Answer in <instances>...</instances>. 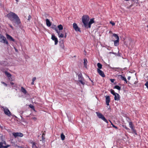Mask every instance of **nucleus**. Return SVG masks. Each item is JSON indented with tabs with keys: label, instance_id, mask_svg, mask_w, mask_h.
<instances>
[{
	"label": "nucleus",
	"instance_id": "f257e3e1",
	"mask_svg": "<svg viewBox=\"0 0 148 148\" xmlns=\"http://www.w3.org/2000/svg\"><path fill=\"white\" fill-rule=\"evenodd\" d=\"M8 19L12 22L13 23H15L19 25L21 23L20 20L18 16L14 13L10 12L7 15Z\"/></svg>",
	"mask_w": 148,
	"mask_h": 148
},
{
	"label": "nucleus",
	"instance_id": "f03ea898",
	"mask_svg": "<svg viewBox=\"0 0 148 148\" xmlns=\"http://www.w3.org/2000/svg\"><path fill=\"white\" fill-rule=\"evenodd\" d=\"M89 20V17L88 15H84L82 18V21L85 27L88 26V22Z\"/></svg>",
	"mask_w": 148,
	"mask_h": 148
},
{
	"label": "nucleus",
	"instance_id": "7ed1b4c3",
	"mask_svg": "<svg viewBox=\"0 0 148 148\" xmlns=\"http://www.w3.org/2000/svg\"><path fill=\"white\" fill-rule=\"evenodd\" d=\"M78 75V81L80 82L82 84L84 85L85 84V82L84 81V79L83 77L82 76V75L81 73H80L79 74H77Z\"/></svg>",
	"mask_w": 148,
	"mask_h": 148
},
{
	"label": "nucleus",
	"instance_id": "20e7f679",
	"mask_svg": "<svg viewBox=\"0 0 148 148\" xmlns=\"http://www.w3.org/2000/svg\"><path fill=\"white\" fill-rule=\"evenodd\" d=\"M96 114L99 118L101 119L106 122L107 123H108V122L107 119L105 118L104 116L101 113L99 112H96Z\"/></svg>",
	"mask_w": 148,
	"mask_h": 148
},
{
	"label": "nucleus",
	"instance_id": "39448f33",
	"mask_svg": "<svg viewBox=\"0 0 148 148\" xmlns=\"http://www.w3.org/2000/svg\"><path fill=\"white\" fill-rule=\"evenodd\" d=\"M0 42L6 44L7 45L8 44L6 38L1 34H0Z\"/></svg>",
	"mask_w": 148,
	"mask_h": 148
},
{
	"label": "nucleus",
	"instance_id": "423d86ee",
	"mask_svg": "<svg viewBox=\"0 0 148 148\" xmlns=\"http://www.w3.org/2000/svg\"><path fill=\"white\" fill-rule=\"evenodd\" d=\"M54 28V29L55 30L56 32L58 33V35L59 38H63L64 37V35L62 34H60V32L58 31V29L57 28V27L56 25H54V27L53 28Z\"/></svg>",
	"mask_w": 148,
	"mask_h": 148
},
{
	"label": "nucleus",
	"instance_id": "0eeeda50",
	"mask_svg": "<svg viewBox=\"0 0 148 148\" xmlns=\"http://www.w3.org/2000/svg\"><path fill=\"white\" fill-rule=\"evenodd\" d=\"M54 28V29L55 30L56 32L58 33V35L59 38H63L64 37V35L62 34H60V32L58 31V29L57 28V27L56 25H54V27L53 28Z\"/></svg>",
	"mask_w": 148,
	"mask_h": 148
},
{
	"label": "nucleus",
	"instance_id": "6e6552de",
	"mask_svg": "<svg viewBox=\"0 0 148 148\" xmlns=\"http://www.w3.org/2000/svg\"><path fill=\"white\" fill-rule=\"evenodd\" d=\"M12 134L15 138H16L18 136L21 137H22L23 136V134L22 133L19 132H13L12 133Z\"/></svg>",
	"mask_w": 148,
	"mask_h": 148
},
{
	"label": "nucleus",
	"instance_id": "1a4fd4ad",
	"mask_svg": "<svg viewBox=\"0 0 148 148\" xmlns=\"http://www.w3.org/2000/svg\"><path fill=\"white\" fill-rule=\"evenodd\" d=\"M73 28L76 32L78 31L80 32H81L80 29L78 27L76 23H73Z\"/></svg>",
	"mask_w": 148,
	"mask_h": 148
},
{
	"label": "nucleus",
	"instance_id": "9d476101",
	"mask_svg": "<svg viewBox=\"0 0 148 148\" xmlns=\"http://www.w3.org/2000/svg\"><path fill=\"white\" fill-rule=\"evenodd\" d=\"M4 113L6 115L10 116L11 115V113L9 109L7 108H4L3 109Z\"/></svg>",
	"mask_w": 148,
	"mask_h": 148
},
{
	"label": "nucleus",
	"instance_id": "9b49d317",
	"mask_svg": "<svg viewBox=\"0 0 148 148\" xmlns=\"http://www.w3.org/2000/svg\"><path fill=\"white\" fill-rule=\"evenodd\" d=\"M51 38L54 41L55 45L57 44L58 42V39L54 35H52Z\"/></svg>",
	"mask_w": 148,
	"mask_h": 148
},
{
	"label": "nucleus",
	"instance_id": "f8f14e48",
	"mask_svg": "<svg viewBox=\"0 0 148 148\" xmlns=\"http://www.w3.org/2000/svg\"><path fill=\"white\" fill-rule=\"evenodd\" d=\"M97 71L99 74L102 77H105V75L104 72L100 69H97Z\"/></svg>",
	"mask_w": 148,
	"mask_h": 148
},
{
	"label": "nucleus",
	"instance_id": "ddd939ff",
	"mask_svg": "<svg viewBox=\"0 0 148 148\" xmlns=\"http://www.w3.org/2000/svg\"><path fill=\"white\" fill-rule=\"evenodd\" d=\"M6 144L5 142L3 143V142H0V148H7L8 147H10V145H7L4 146L3 145V144Z\"/></svg>",
	"mask_w": 148,
	"mask_h": 148
},
{
	"label": "nucleus",
	"instance_id": "4468645a",
	"mask_svg": "<svg viewBox=\"0 0 148 148\" xmlns=\"http://www.w3.org/2000/svg\"><path fill=\"white\" fill-rule=\"evenodd\" d=\"M6 36L7 37V38L8 40H9L10 41H12L13 42H14L15 40L10 35L8 34H6Z\"/></svg>",
	"mask_w": 148,
	"mask_h": 148
},
{
	"label": "nucleus",
	"instance_id": "2eb2a0df",
	"mask_svg": "<svg viewBox=\"0 0 148 148\" xmlns=\"http://www.w3.org/2000/svg\"><path fill=\"white\" fill-rule=\"evenodd\" d=\"M106 97V104L107 106L109 105V103L110 101V97L109 96H106L105 97Z\"/></svg>",
	"mask_w": 148,
	"mask_h": 148
},
{
	"label": "nucleus",
	"instance_id": "dca6fc26",
	"mask_svg": "<svg viewBox=\"0 0 148 148\" xmlns=\"http://www.w3.org/2000/svg\"><path fill=\"white\" fill-rule=\"evenodd\" d=\"M94 23V18H92L90 19L89 23H88V28H90L91 27V25Z\"/></svg>",
	"mask_w": 148,
	"mask_h": 148
},
{
	"label": "nucleus",
	"instance_id": "f3484780",
	"mask_svg": "<svg viewBox=\"0 0 148 148\" xmlns=\"http://www.w3.org/2000/svg\"><path fill=\"white\" fill-rule=\"evenodd\" d=\"M59 46L61 49H64V42L63 41H60L59 42Z\"/></svg>",
	"mask_w": 148,
	"mask_h": 148
},
{
	"label": "nucleus",
	"instance_id": "a211bd4d",
	"mask_svg": "<svg viewBox=\"0 0 148 148\" xmlns=\"http://www.w3.org/2000/svg\"><path fill=\"white\" fill-rule=\"evenodd\" d=\"M114 99L115 100H120V96L118 94H116V95H114Z\"/></svg>",
	"mask_w": 148,
	"mask_h": 148
},
{
	"label": "nucleus",
	"instance_id": "6ab92c4d",
	"mask_svg": "<svg viewBox=\"0 0 148 148\" xmlns=\"http://www.w3.org/2000/svg\"><path fill=\"white\" fill-rule=\"evenodd\" d=\"M131 130L132 131L133 133H134L135 134L137 135V133L136 130L135 129L134 126L130 128Z\"/></svg>",
	"mask_w": 148,
	"mask_h": 148
},
{
	"label": "nucleus",
	"instance_id": "aec40b11",
	"mask_svg": "<svg viewBox=\"0 0 148 148\" xmlns=\"http://www.w3.org/2000/svg\"><path fill=\"white\" fill-rule=\"evenodd\" d=\"M47 25L49 27L51 25V23L48 19H46V20Z\"/></svg>",
	"mask_w": 148,
	"mask_h": 148
},
{
	"label": "nucleus",
	"instance_id": "412c9836",
	"mask_svg": "<svg viewBox=\"0 0 148 148\" xmlns=\"http://www.w3.org/2000/svg\"><path fill=\"white\" fill-rule=\"evenodd\" d=\"M114 45L116 46H118L119 44V40H116L114 41Z\"/></svg>",
	"mask_w": 148,
	"mask_h": 148
},
{
	"label": "nucleus",
	"instance_id": "4be33fe9",
	"mask_svg": "<svg viewBox=\"0 0 148 148\" xmlns=\"http://www.w3.org/2000/svg\"><path fill=\"white\" fill-rule=\"evenodd\" d=\"M21 90L22 92H23L24 94H26L27 93V92L26 90L23 87H21Z\"/></svg>",
	"mask_w": 148,
	"mask_h": 148
},
{
	"label": "nucleus",
	"instance_id": "5701e85b",
	"mask_svg": "<svg viewBox=\"0 0 148 148\" xmlns=\"http://www.w3.org/2000/svg\"><path fill=\"white\" fill-rule=\"evenodd\" d=\"M84 66L85 68H87V60L86 59H84Z\"/></svg>",
	"mask_w": 148,
	"mask_h": 148
},
{
	"label": "nucleus",
	"instance_id": "b1692460",
	"mask_svg": "<svg viewBox=\"0 0 148 148\" xmlns=\"http://www.w3.org/2000/svg\"><path fill=\"white\" fill-rule=\"evenodd\" d=\"M112 36L115 37V39H116V40H119V37L117 34H113Z\"/></svg>",
	"mask_w": 148,
	"mask_h": 148
},
{
	"label": "nucleus",
	"instance_id": "393cba45",
	"mask_svg": "<svg viewBox=\"0 0 148 148\" xmlns=\"http://www.w3.org/2000/svg\"><path fill=\"white\" fill-rule=\"evenodd\" d=\"M58 28L59 30H62L63 29V26L61 24H60V25H59L58 26Z\"/></svg>",
	"mask_w": 148,
	"mask_h": 148
},
{
	"label": "nucleus",
	"instance_id": "a878e982",
	"mask_svg": "<svg viewBox=\"0 0 148 148\" xmlns=\"http://www.w3.org/2000/svg\"><path fill=\"white\" fill-rule=\"evenodd\" d=\"M118 76L119 77L120 79L122 80H123L124 79H125V77H123L122 75H118Z\"/></svg>",
	"mask_w": 148,
	"mask_h": 148
},
{
	"label": "nucleus",
	"instance_id": "bb28decb",
	"mask_svg": "<svg viewBox=\"0 0 148 148\" xmlns=\"http://www.w3.org/2000/svg\"><path fill=\"white\" fill-rule=\"evenodd\" d=\"M97 66L98 68V69H100L102 68V65L101 63H98L97 64Z\"/></svg>",
	"mask_w": 148,
	"mask_h": 148
},
{
	"label": "nucleus",
	"instance_id": "cd10ccee",
	"mask_svg": "<svg viewBox=\"0 0 148 148\" xmlns=\"http://www.w3.org/2000/svg\"><path fill=\"white\" fill-rule=\"evenodd\" d=\"M129 124L130 128L134 126V125L133 124L132 122L131 121L129 122Z\"/></svg>",
	"mask_w": 148,
	"mask_h": 148
},
{
	"label": "nucleus",
	"instance_id": "c85d7f7f",
	"mask_svg": "<svg viewBox=\"0 0 148 148\" xmlns=\"http://www.w3.org/2000/svg\"><path fill=\"white\" fill-rule=\"evenodd\" d=\"M65 137L63 133H62L61 135V139L62 140H64L65 138Z\"/></svg>",
	"mask_w": 148,
	"mask_h": 148
},
{
	"label": "nucleus",
	"instance_id": "c756f323",
	"mask_svg": "<svg viewBox=\"0 0 148 148\" xmlns=\"http://www.w3.org/2000/svg\"><path fill=\"white\" fill-rule=\"evenodd\" d=\"M5 73L7 75V76L8 77H11V74L10 73H9L7 72V71H5Z\"/></svg>",
	"mask_w": 148,
	"mask_h": 148
},
{
	"label": "nucleus",
	"instance_id": "7c9ffc66",
	"mask_svg": "<svg viewBox=\"0 0 148 148\" xmlns=\"http://www.w3.org/2000/svg\"><path fill=\"white\" fill-rule=\"evenodd\" d=\"M110 92L113 95H114L116 94H117V93L115 92L114 90L112 89L110 90Z\"/></svg>",
	"mask_w": 148,
	"mask_h": 148
},
{
	"label": "nucleus",
	"instance_id": "2f4dec72",
	"mask_svg": "<svg viewBox=\"0 0 148 148\" xmlns=\"http://www.w3.org/2000/svg\"><path fill=\"white\" fill-rule=\"evenodd\" d=\"M114 88H116L119 90H120L121 89V87L118 85H116L114 86Z\"/></svg>",
	"mask_w": 148,
	"mask_h": 148
},
{
	"label": "nucleus",
	"instance_id": "473e14b6",
	"mask_svg": "<svg viewBox=\"0 0 148 148\" xmlns=\"http://www.w3.org/2000/svg\"><path fill=\"white\" fill-rule=\"evenodd\" d=\"M45 134L43 133L42 134V140H45Z\"/></svg>",
	"mask_w": 148,
	"mask_h": 148
},
{
	"label": "nucleus",
	"instance_id": "72a5a7b5",
	"mask_svg": "<svg viewBox=\"0 0 148 148\" xmlns=\"http://www.w3.org/2000/svg\"><path fill=\"white\" fill-rule=\"evenodd\" d=\"M122 126L124 128H125L127 130H130L129 128H128L125 125H123Z\"/></svg>",
	"mask_w": 148,
	"mask_h": 148
},
{
	"label": "nucleus",
	"instance_id": "f704fd0d",
	"mask_svg": "<svg viewBox=\"0 0 148 148\" xmlns=\"http://www.w3.org/2000/svg\"><path fill=\"white\" fill-rule=\"evenodd\" d=\"M29 106L30 107V108L34 110V107L33 105H32V104H30L29 105Z\"/></svg>",
	"mask_w": 148,
	"mask_h": 148
},
{
	"label": "nucleus",
	"instance_id": "c9c22d12",
	"mask_svg": "<svg viewBox=\"0 0 148 148\" xmlns=\"http://www.w3.org/2000/svg\"><path fill=\"white\" fill-rule=\"evenodd\" d=\"M145 85L148 88V81L145 84Z\"/></svg>",
	"mask_w": 148,
	"mask_h": 148
},
{
	"label": "nucleus",
	"instance_id": "e433bc0d",
	"mask_svg": "<svg viewBox=\"0 0 148 148\" xmlns=\"http://www.w3.org/2000/svg\"><path fill=\"white\" fill-rule=\"evenodd\" d=\"M110 24H111L113 26V25H115V23H114V22H113L112 21H110Z\"/></svg>",
	"mask_w": 148,
	"mask_h": 148
},
{
	"label": "nucleus",
	"instance_id": "4c0bfd02",
	"mask_svg": "<svg viewBox=\"0 0 148 148\" xmlns=\"http://www.w3.org/2000/svg\"><path fill=\"white\" fill-rule=\"evenodd\" d=\"M133 4H131V5H130L128 7H127V9H130V8H131L133 6Z\"/></svg>",
	"mask_w": 148,
	"mask_h": 148
},
{
	"label": "nucleus",
	"instance_id": "58836bf2",
	"mask_svg": "<svg viewBox=\"0 0 148 148\" xmlns=\"http://www.w3.org/2000/svg\"><path fill=\"white\" fill-rule=\"evenodd\" d=\"M1 83L4 84L5 86H7V84L3 82H1Z\"/></svg>",
	"mask_w": 148,
	"mask_h": 148
},
{
	"label": "nucleus",
	"instance_id": "ea45409f",
	"mask_svg": "<svg viewBox=\"0 0 148 148\" xmlns=\"http://www.w3.org/2000/svg\"><path fill=\"white\" fill-rule=\"evenodd\" d=\"M110 80L111 82L113 83L114 82V81H115V79H110Z\"/></svg>",
	"mask_w": 148,
	"mask_h": 148
},
{
	"label": "nucleus",
	"instance_id": "a19ab883",
	"mask_svg": "<svg viewBox=\"0 0 148 148\" xmlns=\"http://www.w3.org/2000/svg\"><path fill=\"white\" fill-rule=\"evenodd\" d=\"M31 16L30 15H29L28 16V20L29 21L31 18Z\"/></svg>",
	"mask_w": 148,
	"mask_h": 148
},
{
	"label": "nucleus",
	"instance_id": "79ce46f5",
	"mask_svg": "<svg viewBox=\"0 0 148 148\" xmlns=\"http://www.w3.org/2000/svg\"><path fill=\"white\" fill-rule=\"evenodd\" d=\"M36 79V77H34L32 79V81L34 82Z\"/></svg>",
	"mask_w": 148,
	"mask_h": 148
},
{
	"label": "nucleus",
	"instance_id": "37998d69",
	"mask_svg": "<svg viewBox=\"0 0 148 148\" xmlns=\"http://www.w3.org/2000/svg\"><path fill=\"white\" fill-rule=\"evenodd\" d=\"M113 127L114 128H115L116 129H118V127L116 126L115 125H114V126H113Z\"/></svg>",
	"mask_w": 148,
	"mask_h": 148
},
{
	"label": "nucleus",
	"instance_id": "c03bdc74",
	"mask_svg": "<svg viewBox=\"0 0 148 148\" xmlns=\"http://www.w3.org/2000/svg\"><path fill=\"white\" fill-rule=\"evenodd\" d=\"M123 80L125 81L126 83H127V80L126 78H125V79H124Z\"/></svg>",
	"mask_w": 148,
	"mask_h": 148
},
{
	"label": "nucleus",
	"instance_id": "a18cd8bd",
	"mask_svg": "<svg viewBox=\"0 0 148 148\" xmlns=\"http://www.w3.org/2000/svg\"><path fill=\"white\" fill-rule=\"evenodd\" d=\"M123 80L125 81L126 83H127V80L126 78H125V79H124Z\"/></svg>",
	"mask_w": 148,
	"mask_h": 148
},
{
	"label": "nucleus",
	"instance_id": "49530a36",
	"mask_svg": "<svg viewBox=\"0 0 148 148\" xmlns=\"http://www.w3.org/2000/svg\"><path fill=\"white\" fill-rule=\"evenodd\" d=\"M10 27L12 29H13V27L12 26V25H10Z\"/></svg>",
	"mask_w": 148,
	"mask_h": 148
},
{
	"label": "nucleus",
	"instance_id": "de8ad7c7",
	"mask_svg": "<svg viewBox=\"0 0 148 148\" xmlns=\"http://www.w3.org/2000/svg\"><path fill=\"white\" fill-rule=\"evenodd\" d=\"M110 121L111 123V125H112V126L113 127V126H114V125L112 123V122Z\"/></svg>",
	"mask_w": 148,
	"mask_h": 148
},
{
	"label": "nucleus",
	"instance_id": "09e8293b",
	"mask_svg": "<svg viewBox=\"0 0 148 148\" xmlns=\"http://www.w3.org/2000/svg\"><path fill=\"white\" fill-rule=\"evenodd\" d=\"M110 121L111 123V125H112V126L113 127V126H114V125L112 123V122Z\"/></svg>",
	"mask_w": 148,
	"mask_h": 148
},
{
	"label": "nucleus",
	"instance_id": "8fccbe9b",
	"mask_svg": "<svg viewBox=\"0 0 148 148\" xmlns=\"http://www.w3.org/2000/svg\"><path fill=\"white\" fill-rule=\"evenodd\" d=\"M110 121L111 123V125H112V126L113 127V126H114V125L112 123V122Z\"/></svg>",
	"mask_w": 148,
	"mask_h": 148
},
{
	"label": "nucleus",
	"instance_id": "3c124183",
	"mask_svg": "<svg viewBox=\"0 0 148 148\" xmlns=\"http://www.w3.org/2000/svg\"><path fill=\"white\" fill-rule=\"evenodd\" d=\"M110 121L111 123V125H112V126L113 127V126H114V125L112 123V122Z\"/></svg>",
	"mask_w": 148,
	"mask_h": 148
},
{
	"label": "nucleus",
	"instance_id": "603ef678",
	"mask_svg": "<svg viewBox=\"0 0 148 148\" xmlns=\"http://www.w3.org/2000/svg\"><path fill=\"white\" fill-rule=\"evenodd\" d=\"M130 78H131V77H130V76H129L128 77V78H127V79L128 80H129L130 79Z\"/></svg>",
	"mask_w": 148,
	"mask_h": 148
},
{
	"label": "nucleus",
	"instance_id": "864d4df0",
	"mask_svg": "<svg viewBox=\"0 0 148 148\" xmlns=\"http://www.w3.org/2000/svg\"><path fill=\"white\" fill-rule=\"evenodd\" d=\"M66 33H65V36H64V37L65 38H66Z\"/></svg>",
	"mask_w": 148,
	"mask_h": 148
},
{
	"label": "nucleus",
	"instance_id": "5fc2aeb1",
	"mask_svg": "<svg viewBox=\"0 0 148 148\" xmlns=\"http://www.w3.org/2000/svg\"><path fill=\"white\" fill-rule=\"evenodd\" d=\"M34 81H32V83H31V84H32V85H33V84H34Z\"/></svg>",
	"mask_w": 148,
	"mask_h": 148
},
{
	"label": "nucleus",
	"instance_id": "6e6d98bb",
	"mask_svg": "<svg viewBox=\"0 0 148 148\" xmlns=\"http://www.w3.org/2000/svg\"><path fill=\"white\" fill-rule=\"evenodd\" d=\"M10 84L12 85H13L14 84V83L12 82H10Z\"/></svg>",
	"mask_w": 148,
	"mask_h": 148
},
{
	"label": "nucleus",
	"instance_id": "4d7b16f0",
	"mask_svg": "<svg viewBox=\"0 0 148 148\" xmlns=\"http://www.w3.org/2000/svg\"><path fill=\"white\" fill-rule=\"evenodd\" d=\"M35 145V143H33V146H34V145Z\"/></svg>",
	"mask_w": 148,
	"mask_h": 148
},
{
	"label": "nucleus",
	"instance_id": "13d9d810",
	"mask_svg": "<svg viewBox=\"0 0 148 148\" xmlns=\"http://www.w3.org/2000/svg\"><path fill=\"white\" fill-rule=\"evenodd\" d=\"M116 68L117 69H120V68Z\"/></svg>",
	"mask_w": 148,
	"mask_h": 148
},
{
	"label": "nucleus",
	"instance_id": "bf43d9fd",
	"mask_svg": "<svg viewBox=\"0 0 148 148\" xmlns=\"http://www.w3.org/2000/svg\"><path fill=\"white\" fill-rule=\"evenodd\" d=\"M61 34V33L60 32V34Z\"/></svg>",
	"mask_w": 148,
	"mask_h": 148
}]
</instances>
